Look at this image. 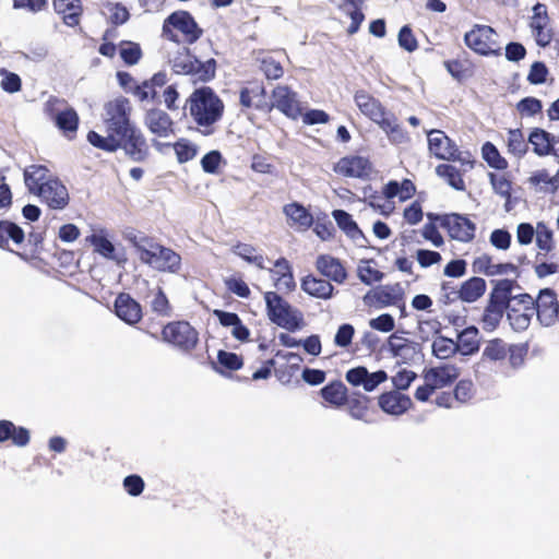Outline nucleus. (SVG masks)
Returning <instances> with one entry per match:
<instances>
[{"mask_svg":"<svg viewBox=\"0 0 559 559\" xmlns=\"http://www.w3.org/2000/svg\"><path fill=\"white\" fill-rule=\"evenodd\" d=\"M511 234L507 229H495L490 234V243L499 249L507 250L511 245Z\"/></svg>","mask_w":559,"mask_h":559,"instance_id":"nucleus-63","label":"nucleus"},{"mask_svg":"<svg viewBox=\"0 0 559 559\" xmlns=\"http://www.w3.org/2000/svg\"><path fill=\"white\" fill-rule=\"evenodd\" d=\"M108 10L111 12L110 22L118 26L127 23L130 19V13L126 5L122 3H109L107 5Z\"/></svg>","mask_w":559,"mask_h":559,"instance_id":"nucleus-60","label":"nucleus"},{"mask_svg":"<svg viewBox=\"0 0 559 559\" xmlns=\"http://www.w3.org/2000/svg\"><path fill=\"white\" fill-rule=\"evenodd\" d=\"M378 405L385 414L401 416L413 406V402L406 394L389 391L378 397Z\"/></svg>","mask_w":559,"mask_h":559,"instance_id":"nucleus-15","label":"nucleus"},{"mask_svg":"<svg viewBox=\"0 0 559 559\" xmlns=\"http://www.w3.org/2000/svg\"><path fill=\"white\" fill-rule=\"evenodd\" d=\"M53 9L62 15L63 23L70 27L79 25L83 9L81 0H53Z\"/></svg>","mask_w":559,"mask_h":559,"instance_id":"nucleus-24","label":"nucleus"},{"mask_svg":"<svg viewBox=\"0 0 559 559\" xmlns=\"http://www.w3.org/2000/svg\"><path fill=\"white\" fill-rule=\"evenodd\" d=\"M548 69L542 61H535L532 63L530 72L527 74V81L533 85L544 84L547 80Z\"/></svg>","mask_w":559,"mask_h":559,"instance_id":"nucleus-54","label":"nucleus"},{"mask_svg":"<svg viewBox=\"0 0 559 559\" xmlns=\"http://www.w3.org/2000/svg\"><path fill=\"white\" fill-rule=\"evenodd\" d=\"M467 262L464 259L451 260L443 269V274L448 277L459 278L466 274Z\"/></svg>","mask_w":559,"mask_h":559,"instance_id":"nucleus-62","label":"nucleus"},{"mask_svg":"<svg viewBox=\"0 0 559 559\" xmlns=\"http://www.w3.org/2000/svg\"><path fill=\"white\" fill-rule=\"evenodd\" d=\"M173 147L176 152L177 159L180 164L193 159L198 153L197 146L186 139H180L179 141L173 144Z\"/></svg>","mask_w":559,"mask_h":559,"instance_id":"nucleus-44","label":"nucleus"},{"mask_svg":"<svg viewBox=\"0 0 559 559\" xmlns=\"http://www.w3.org/2000/svg\"><path fill=\"white\" fill-rule=\"evenodd\" d=\"M518 111L523 116L533 117L543 109V104L538 98L527 96L516 104Z\"/></svg>","mask_w":559,"mask_h":559,"instance_id":"nucleus-49","label":"nucleus"},{"mask_svg":"<svg viewBox=\"0 0 559 559\" xmlns=\"http://www.w3.org/2000/svg\"><path fill=\"white\" fill-rule=\"evenodd\" d=\"M29 431L25 427L15 426L11 420H0V443L11 440L16 447H25L29 443Z\"/></svg>","mask_w":559,"mask_h":559,"instance_id":"nucleus-23","label":"nucleus"},{"mask_svg":"<svg viewBox=\"0 0 559 559\" xmlns=\"http://www.w3.org/2000/svg\"><path fill=\"white\" fill-rule=\"evenodd\" d=\"M486 281L478 276H473L463 282L457 289L459 300L467 304L475 302L486 293Z\"/></svg>","mask_w":559,"mask_h":559,"instance_id":"nucleus-26","label":"nucleus"},{"mask_svg":"<svg viewBox=\"0 0 559 559\" xmlns=\"http://www.w3.org/2000/svg\"><path fill=\"white\" fill-rule=\"evenodd\" d=\"M86 240L94 247L95 252L106 259L115 261L118 265L126 263L124 253H117L114 243L99 234L90 235Z\"/></svg>","mask_w":559,"mask_h":559,"instance_id":"nucleus-25","label":"nucleus"},{"mask_svg":"<svg viewBox=\"0 0 559 559\" xmlns=\"http://www.w3.org/2000/svg\"><path fill=\"white\" fill-rule=\"evenodd\" d=\"M332 216L340 229L343 230L347 237H349L359 227L353 219V216L345 210H334L332 212Z\"/></svg>","mask_w":559,"mask_h":559,"instance_id":"nucleus-45","label":"nucleus"},{"mask_svg":"<svg viewBox=\"0 0 559 559\" xmlns=\"http://www.w3.org/2000/svg\"><path fill=\"white\" fill-rule=\"evenodd\" d=\"M536 245L540 250L549 252L554 248L552 230L545 223L539 222L536 228Z\"/></svg>","mask_w":559,"mask_h":559,"instance_id":"nucleus-47","label":"nucleus"},{"mask_svg":"<svg viewBox=\"0 0 559 559\" xmlns=\"http://www.w3.org/2000/svg\"><path fill=\"white\" fill-rule=\"evenodd\" d=\"M456 352V343L445 336H438L432 343V354L439 359H448Z\"/></svg>","mask_w":559,"mask_h":559,"instance_id":"nucleus-43","label":"nucleus"},{"mask_svg":"<svg viewBox=\"0 0 559 559\" xmlns=\"http://www.w3.org/2000/svg\"><path fill=\"white\" fill-rule=\"evenodd\" d=\"M320 274L330 281L342 284L347 278V272L341 260L330 254H320L316 261Z\"/></svg>","mask_w":559,"mask_h":559,"instance_id":"nucleus-20","label":"nucleus"},{"mask_svg":"<svg viewBox=\"0 0 559 559\" xmlns=\"http://www.w3.org/2000/svg\"><path fill=\"white\" fill-rule=\"evenodd\" d=\"M217 361L222 367L230 371L239 370L243 365L241 356L237 355L236 353L222 349L218 350Z\"/></svg>","mask_w":559,"mask_h":559,"instance_id":"nucleus-51","label":"nucleus"},{"mask_svg":"<svg viewBox=\"0 0 559 559\" xmlns=\"http://www.w3.org/2000/svg\"><path fill=\"white\" fill-rule=\"evenodd\" d=\"M549 21H531L530 27L539 47H547L552 40V29L548 27Z\"/></svg>","mask_w":559,"mask_h":559,"instance_id":"nucleus-41","label":"nucleus"},{"mask_svg":"<svg viewBox=\"0 0 559 559\" xmlns=\"http://www.w3.org/2000/svg\"><path fill=\"white\" fill-rule=\"evenodd\" d=\"M264 301L269 320L277 326L296 332L305 325L302 312L294 308L276 292H266Z\"/></svg>","mask_w":559,"mask_h":559,"instance_id":"nucleus-4","label":"nucleus"},{"mask_svg":"<svg viewBox=\"0 0 559 559\" xmlns=\"http://www.w3.org/2000/svg\"><path fill=\"white\" fill-rule=\"evenodd\" d=\"M144 124L151 133L159 138H167L174 133L173 119L166 111L159 108H152L146 111Z\"/></svg>","mask_w":559,"mask_h":559,"instance_id":"nucleus-16","label":"nucleus"},{"mask_svg":"<svg viewBox=\"0 0 559 559\" xmlns=\"http://www.w3.org/2000/svg\"><path fill=\"white\" fill-rule=\"evenodd\" d=\"M371 170V164L368 158L362 156L342 157L334 166V171L345 177L365 178Z\"/></svg>","mask_w":559,"mask_h":559,"instance_id":"nucleus-14","label":"nucleus"},{"mask_svg":"<svg viewBox=\"0 0 559 559\" xmlns=\"http://www.w3.org/2000/svg\"><path fill=\"white\" fill-rule=\"evenodd\" d=\"M481 155L488 166L493 169L504 170L508 167L507 159L500 155V152L491 142H486L483 145Z\"/></svg>","mask_w":559,"mask_h":559,"instance_id":"nucleus-38","label":"nucleus"},{"mask_svg":"<svg viewBox=\"0 0 559 559\" xmlns=\"http://www.w3.org/2000/svg\"><path fill=\"white\" fill-rule=\"evenodd\" d=\"M233 251L248 263L254 264L261 270L264 269V258L262 254L255 253L257 249L252 245L239 242L233 248Z\"/></svg>","mask_w":559,"mask_h":559,"instance_id":"nucleus-42","label":"nucleus"},{"mask_svg":"<svg viewBox=\"0 0 559 559\" xmlns=\"http://www.w3.org/2000/svg\"><path fill=\"white\" fill-rule=\"evenodd\" d=\"M543 326H552L559 319V301L551 288H543L535 298L533 313Z\"/></svg>","mask_w":559,"mask_h":559,"instance_id":"nucleus-9","label":"nucleus"},{"mask_svg":"<svg viewBox=\"0 0 559 559\" xmlns=\"http://www.w3.org/2000/svg\"><path fill=\"white\" fill-rule=\"evenodd\" d=\"M176 74L189 75L192 83H207L216 75L217 62L214 58L201 61L191 50L183 47L170 60Z\"/></svg>","mask_w":559,"mask_h":559,"instance_id":"nucleus-3","label":"nucleus"},{"mask_svg":"<svg viewBox=\"0 0 559 559\" xmlns=\"http://www.w3.org/2000/svg\"><path fill=\"white\" fill-rule=\"evenodd\" d=\"M369 326L376 331L389 333L395 328V320L390 313H382L377 318L369 320Z\"/></svg>","mask_w":559,"mask_h":559,"instance_id":"nucleus-58","label":"nucleus"},{"mask_svg":"<svg viewBox=\"0 0 559 559\" xmlns=\"http://www.w3.org/2000/svg\"><path fill=\"white\" fill-rule=\"evenodd\" d=\"M417 378L414 371L403 369L392 377V383L395 388L394 391L401 392L407 390L413 381Z\"/></svg>","mask_w":559,"mask_h":559,"instance_id":"nucleus-57","label":"nucleus"},{"mask_svg":"<svg viewBox=\"0 0 559 559\" xmlns=\"http://www.w3.org/2000/svg\"><path fill=\"white\" fill-rule=\"evenodd\" d=\"M151 307L152 310L159 316H170L171 308L168 298L160 287H157L156 292L154 293V297L151 301Z\"/></svg>","mask_w":559,"mask_h":559,"instance_id":"nucleus-48","label":"nucleus"},{"mask_svg":"<svg viewBox=\"0 0 559 559\" xmlns=\"http://www.w3.org/2000/svg\"><path fill=\"white\" fill-rule=\"evenodd\" d=\"M53 121L64 134H74L79 127V116L71 107L56 112Z\"/></svg>","mask_w":559,"mask_h":559,"instance_id":"nucleus-32","label":"nucleus"},{"mask_svg":"<svg viewBox=\"0 0 559 559\" xmlns=\"http://www.w3.org/2000/svg\"><path fill=\"white\" fill-rule=\"evenodd\" d=\"M388 349L394 358H401L404 364H407L420 352L421 346L417 342L393 333L388 338Z\"/></svg>","mask_w":559,"mask_h":559,"instance_id":"nucleus-19","label":"nucleus"},{"mask_svg":"<svg viewBox=\"0 0 559 559\" xmlns=\"http://www.w3.org/2000/svg\"><path fill=\"white\" fill-rule=\"evenodd\" d=\"M141 262L159 272L177 273L181 266V257L173 249L155 241L141 254Z\"/></svg>","mask_w":559,"mask_h":559,"instance_id":"nucleus-7","label":"nucleus"},{"mask_svg":"<svg viewBox=\"0 0 559 559\" xmlns=\"http://www.w3.org/2000/svg\"><path fill=\"white\" fill-rule=\"evenodd\" d=\"M87 141L94 147L108 153H114L118 150V136L109 130L107 136L100 135L92 130L87 133Z\"/></svg>","mask_w":559,"mask_h":559,"instance_id":"nucleus-36","label":"nucleus"},{"mask_svg":"<svg viewBox=\"0 0 559 559\" xmlns=\"http://www.w3.org/2000/svg\"><path fill=\"white\" fill-rule=\"evenodd\" d=\"M483 356L493 361L504 359L507 356L506 343L500 338L489 341L484 348Z\"/></svg>","mask_w":559,"mask_h":559,"instance_id":"nucleus-46","label":"nucleus"},{"mask_svg":"<svg viewBox=\"0 0 559 559\" xmlns=\"http://www.w3.org/2000/svg\"><path fill=\"white\" fill-rule=\"evenodd\" d=\"M0 74L3 76L1 81V87L3 91L12 94L21 90L22 81L16 73L10 72L5 69H1Z\"/></svg>","mask_w":559,"mask_h":559,"instance_id":"nucleus-55","label":"nucleus"},{"mask_svg":"<svg viewBox=\"0 0 559 559\" xmlns=\"http://www.w3.org/2000/svg\"><path fill=\"white\" fill-rule=\"evenodd\" d=\"M296 93L288 86H277L273 91V107L286 117L297 119L301 115Z\"/></svg>","mask_w":559,"mask_h":559,"instance_id":"nucleus-13","label":"nucleus"},{"mask_svg":"<svg viewBox=\"0 0 559 559\" xmlns=\"http://www.w3.org/2000/svg\"><path fill=\"white\" fill-rule=\"evenodd\" d=\"M465 45L483 56H500L501 46L497 32L488 25L476 24L464 35Z\"/></svg>","mask_w":559,"mask_h":559,"instance_id":"nucleus-6","label":"nucleus"},{"mask_svg":"<svg viewBox=\"0 0 559 559\" xmlns=\"http://www.w3.org/2000/svg\"><path fill=\"white\" fill-rule=\"evenodd\" d=\"M119 55L122 61L131 67L135 66L141 60L143 52L138 43L122 40L119 44Z\"/></svg>","mask_w":559,"mask_h":559,"instance_id":"nucleus-39","label":"nucleus"},{"mask_svg":"<svg viewBox=\"0 0 559 559\" xmlns=\"http://www.w3.org/2000/svg\"><path fill=\"white\" fill-rule=\"evenodd\" d=\"M12 240L15 245H21L25 240V233L21 226L12 221H0V248H5Z\"/></svg>","mask_w":559,"mask_h":559,"instance_id":"nucleus-31","label":"nucleus"},{"mask_svg":"<svg viewBox=\"0 0 559 559\" xmlns=\"http://www.w3.org/2000/svg\"><path fill=\"white\" fill-rule=\"evenodd\" d=\"M459 376V368L454 365L431 367L424 372L425 381L433 384L436 389L450 385Z\"/></svg>","mask_w":559,"mask_h":559,"instance_id":"nucleus-21","label":"nucleus"},{"mask_svg":"<svg viewBox=\"0 0 559 559\" xmlns=\"http://www.w3.org/2000/svg\"><path fill=\"white\" fill-rule=\"evenodd\" d=\"M447 140L448 135L441 130L432 129L428 132L429 151L438 159L445 160L447 158L452 157L451 154H449V151H445Z\"/></svg>","mask_w":559,"mask_h":559,"instance_id":"nucleus-33","label":"nucleus"},{"mask_svg":"<svg viewBox=\"0 0 559 559\" xmlns=\"http://www.w3.org/2000/svg\"><path fill=\"white\" fill-rule=\"evenodd\" d=\"M114 306L117 317L130 325L138 323L142 318L140 304L127 293H120Z\"/></svg>","mask_w":559,"mask_h":559,"instance_id":"nucleus-18","label":"nucleus"},{"mask_svg":"<svg viewBox=\"0 0 559 559\" xmlns=\"http://www.w3.org/2000/svg\"><path fill=\"white\" fill-rule=\"evenodd\" d=\"M222 154L219 151L213 150L206 153L201 159V166L206 174H216L222 162Z\"/></svg>","mask_w":559,"mask_h":559,"instance_id":"nucleus-56","label":"nucleus"},{"mask_svg":"<svg viewBox=\"0 0 559 559\" xmlns=\"http://www.w3.org/2000/svg\"><path fill=\"white\" fill-rule=\"evenodd\" d=\"M533 317V311L520 312L514 306L509 304V308L507 309V319L515 332L525 331L530 324Z\"/></svg>","mask_w":559,"mask_h":559,"instance_id":"nucleus-37","label":"nucleus"},{"mask_svg":"<svg viewBox=\"0 0 559 559\" xmlns=\"http://www.w3.org/2000/svg\"><path fill=\"white\" fill-rule=\"evenodd\" d=\"M106 122L109 131L118 136V148L134 163H143L150 156V146L142 131L130 120L129 100L116 98L106 105Z\"/></svg>","mask_w":559,"mask_h":559,"instance_id":"nucleus-1","label":"nucleus"},{"mask_svg":"<svg viewBox=\"0 0 559 559\" xmlns=\"http://www.w3.org/2000/svg\"><path fill=\"white\" fill-rule=\"evenodd\" d=\"M528 144L524 140L523 132L520 129H510L508 132V150L519 158L523 157L528 151Z\"/></svg>","mask_w":559,"mask_h":559,"instance_id":"nucleus-40","label":"nucleus"},{"mask_svg":"<svg viewBox=\"0 0 559 559\" xmlns=\"http://www.w3.org/2000/svg\"><path fill=\"white\" fill-rule=\"evenodd\" d=\"M417 262L421 267H429L433 264H437L441 261L442 257L438 251H432L428 249H418L416 251Z\"/></svg>","mask_w":559,"mask_h":559,"instance_id":"nucleus-64","label":"nucleus"},{"mask_svg":"<svg viewBox=\"0 0 559 559\" xmlns=\"http://www.w3.org/2000/svg\"><path fill=\"white\" fill-rule=\"evenodd\" d=\"M478 329L471 325L457 334V352L464 356H469L479 350Z\"/></svg>","mask_w":559,"mask_h":559,"instance_id":"nucleus-29","label":"nucleus"},{"mask_svg":"<svg viewBox=\"0 0 559 559\" xmlns=\"http://www.w3.org/2000/svg\"><path fill=\"white\" fill-rule=\"evenodd\" d=\"M320 394L324 401L335 406H342L347 402V388L340 380L324 385Z\"/></svg>","mask_w":559,"mask_h":559,"instance_id":"nucleus-30","label":"nucleus"},{"mask_svg":"<svg viewBox=\"0 0 559 559\" xmlns=\"http://www.w3.org/2000/svg\"><path fill=\"white\" fill-rule=\"evenodd\" d=\"M355 103L360 109V111L373 120H382L383 119V110L381 103L367 94L365 91H358L355 94Z\"/></svg>","mask_w":559,"mask_h":559,"instance_id":"nucleus-27","label":"nucleus"},{"mask_svg":"<svg viewBox=\"0 0 559 559\" xmlns=\"http://www.w3.org/2000/svg\"><path fill=\"white\" fill-rule=\"evenodd\" d=\"M167 24H170L173 28L182 33L185 41L188 45L194 44L203 35V29L189 11L178 10L170 13L167 16Z\"/></svg>","mask_w":559,"mask_h":559,"instance_id":"nucleus-11","label":"nucleus"},{"mask_svg":"<svg viewBox=\"0 0 559 559\" xmlns=\"http://www.w3.org/2000/svg\"><path fill=\"white\" fill-rule=\"evenodd\" d=\"M35 195L52 210H63L70 200L67 187L57 177L46 182L43 188L37 189Z\"/></svg>","mask_w":559,"mask_h":559,"instance_id":"nucleus-12","label":"nucleus"},{"mask_svg":"<svg viewBox=\"0 0 559 559\" xmlns=\"http://www.w3.org/2000/svg\"><path fill=\"white\" fill-rule=\"evenodd\" d=\"M558 142L559 140L556 135L542 128H533L527 138V143L533 146V152L537 156H559L555 150V145Z\"/></svg>","mask_w":559,"mask_h":559,"instance_id":"nucleus-17","label":"nucleus"},{"mask_svg":"<svg viewBox=\"0 0 559 559\" xmlns=\"http://www.w3.org/2000/svg\"><path fill=\"white\" fill-rule=\"evenodd\" d=\"M397 41L400 47L408 52H413L418 48L417 39L409 25H404L400 28Z\"/></svg>","mask_w":559,"mask_h":559,"instance_id":"nucleus-52","label":"nucleus"},{"mask_svg":"<svg viewBox=\"0 0 559 559\" xmlns=\"http://www.w3.org/2000/svg\"><path fill=\"white\" fill-rule=\"evenodd\" d=\"M436 174L443 178L450 187L457 191L465 190V183L460 170L450 164H440L436 167Z\"/></svg>","mask_w":559,"mask_h":559,"instance_id":"nucleus-35","label":"nucleus"},{"mask_svg":"<svg viewBox=\"0 0 559 559\" xmlns=\"http://www.w3.org/2000/svg\"><path fill=\"white\" fill-rule=\"evenodd\" d=\"M300 286L311 297L330 299L334 295V286L329 281L311 274L301 280Z\"/></svg>","mask_w":559,"mask_h":559,"instance_id":"nucleus-22","label":"nucleus"},{"mask_svg":"<svg viewBox=\"0 0 559 559\" xmlns=\"http://www.w3.org/2000/svg\"><path fill=\"white\" fill-rule=\"evenodd\" d=\"M126 239L129 240L136 249L140 259L141 254L144 253V250H148V246L154 241L152 238L133 230L126 234Z\"/></svg>","mask_w":559,"mask_h":559,"instance_id":"nucleus-59","label":"nucleus"},{"mask_svg":"<svg viewBox=\"0 0 559 559\" xmlns=\"http://www.w3.org/2000/svg\"><path fill=\"white\" fill-rule=\"evenodd\" d=\"M52 178L44 165H31L24 170L25 185L33 194H36L37 189L43 188Z\"/></svg>","mask_w":559,"mask_h":559,"instance_id":"nucleus-28","label":"nucleus"},{"mask_svg":"<svg viewBox=\"0 0 559 559\" xmlns=\"http://www.w3.org/2000/svg\"><path fill=\"white\" fill-rule=\"evenodd\" d=\"M488 176L495 193L511 199V182L504 176H497L493 173H489Z\"/></svg>","mask_w":559,"mask_h":559,"instance_id":"nucleus-53","label":"nucleus"},{"mask_svg":"<svg viewBox=\"0 0 559 559\" xmlns=\"http://www.w3.org/2000/svg\"><path fill=\"white\" fill-rule=\"evenodd\" d=\"M187 104L189 105L190 116L199 127L203 128L201 133L203 135L213 134V124L221 120L224 114V103L213 88L209 86L195 88L189 96Z\"/></svg>","mask_w":559,"mask_h":559,"instance_id":"nucleus-2","label":"nucleus"},{"mask_svg":"<svg viewBox=\"0 0 559 559\" xmlns=\"http://www.w3.org/2000/svg\"><path fill=\"white\" fill-rule=\"evenodd\" d=\"M163 340L188 353L198 343V332L186 321L170 322L162 331Z\"/></svg>","mask_w":559,"mask_h":559,"instance_id":"nucleus-8","label":"nucleus"},{"mask_svg":"<svg viewBox=\"0 0 559 559\" xmlns=\"http://www.w3.org/2000/svg\"><path fill=\"white\" fill-rule=\"evenodd\" d=\"M285 215L292 219L295 224H298L302 228H309L313 224L312 215L307 209L298 202H294L284 206Z\"/></svg>","mask_w":559,"mask_h":559,"instance_id":"nucleus-34","label":"nucleus"},{"mask_svg":"<svg viewBox=\"0 0 559 559\" xmlns=\"http://www.w3.org/2000/svg\"><path fill=\"white\" fill-rule=\"evenodd\" d=\"M491 284L493 287L481 317L483 329L488 332L499 326L510 304V280H495L491 281Z\"/></svg>","mask_w":559,"mask_h":559,"instance_id":"nucleus-5","label":"nucleus"},{"mask_svg":"<svg viewBox=\"0 0 559 559\" xmlns=\"http://www.w3.org/2000/svg\"><path fill=\"white\" fill-rule=\"evenodd\" d=\"M440 226L448 230L449 236L461 242H469L475 238L476 225L467 216L459 213L444 214L440 217Z\"/></svg>","mask_w":559,"mask_h":559,"instance_id":"nucleus-10","label":"nucleus"},{"mask_svg":"<svg viewBox=\"0 0 559 559\" xmlns=\"http://www.w3.org/2000/svg\"><path fill=\"white\" fill-rule=\"evenodd\" d=\"M227 289L241 298H248L250 296V288L247 283L238 277H229L225 280Z\"/></svg>","mask_w":559,"mask_h":559,"instance_id":"nucleus-61","label":"nucleus"},{"mask_svg":"<svg viewBox=\"0 0 559 559\" xmlns=\"http://www.w3.org/2000/svg\"><path fill=\"white\" fill-rule=\"evenodd\" d=\"M355 335V328L350 323H343L338 326L335 335H334V344L337 347L347 348Z\"/></svg>","mask_w":559,"mask_h":559,"instance_id":"nucleus-50","label":"nucleus"}]
</instances>
